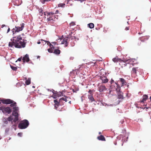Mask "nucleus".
<instances>
[{"label": "nucleus", "instance_id": "nucleus-49", "mask_svg": "<svg viewBox=\"0 0 151 151\" xmlns=\"http://www.w3.org/2000/svg\"><path fill=\"white\" fill-rule=\"evenodd\" d=\"M10 28H9L8 29L7 31V33H8L9 31H10Z\"/></svg>", "mask_w": 151, "mask_h": 151}, {"label": "nucleus", "instance_id": "nucleus-57", "mask_svg": "<svg viewBox=\"0 0 151 151\" xmlns=\"http://www.w3.org/2000/svg\"><path fill=\"white\" fill-rule=\"evenodd\" d=\"M40 58V56H37V58Z\"/></svg>", "mask_w": 151, "mask_h": 151}, {"label": "nucleus", "instance_id": "nucleus-7", "mask_svg": "<svg viewBox=\"0 0 151 151\" xmlns=\"http://www.w3.org/2000/svg\"><path fill=\"white\" fill-rule=\"evenodd\" d=\"M99 91L100 92H103L106 91L107 89L105 86L103 85H101L98 88Z\"/></svg>", "mask_w": 151, "mask_h": 151}, {"label": "nucleus", "instance_id": "nucleus-21", "mask_svg": "<svg viewBox=\"0 0 151 151\" xmlns=\"http://www.w3.org/2000/svg\"><path fill=\"white\" fill-rule=\"evenodd\" d=\"M120 81L122 82V85H126V83L125 81V80L123 78H120Z\"/></svg>", "mask_w": 151, "mask_h": 151}, {"label": "nucleus", "instance_id": "nucleus-38", "mask_svg": "<svg viewBox=\"0 0 151 151\" xmlns=\"http://www.w3.org/2000/svg\"><path fill=\"white\" fill-rule=\"evenodd\" d=\"M42 42L41 43L43 45H44L45 44H46V43H45V42H44V41H45V40H41Z\"/></svg>", "mask_w": 151, "mask_h": 151}, {"label": "nucleus", "instance_id": "nucleus-19", "mask_svg": "<svg viewBox=\"0 0 151 151\" xmlns=\"http://www.w3.org/2000/svg\"><path fill=\"white\" fill-rule=\"evenodd\" d=\"M68 97L65 96H64V97H62L59 99L60 101H61L62 100H63L65 101V102H66L67 101V99H68Z\"/></svg>", "mask_w": 151, "mask_h": 151}, {"label": "nucleus", "instance_id": "nucleus-4", "mask_svg": "<svg viewBox=\"0 0 151 151\" xmlns=\"http://www.w3.org/2000/svg\"><path fill=\"white\" fill-rule=\"evenodd\" d=\"M24 26V24L23 23L21 24L20 26H16L15 27V29L14 28L12 29L13 35H14L15 33H16L17 32H18L20 31H22L23 30Z\"/></svg>", "mask_w": 151, "mask_h": 151}, {"label": "nucleus", "instance_id": "nucleus-42", "mask_svg": "<svg viewBox=\"0 0 151 151\" xmlns=\"http://www.w3.org/2000/svg\"><path fill=\"white\" fill-rule=\"evenodd\" d=\"M53 16L52 15H49L48 17H50V19H52V17Z\"/></svg>", "mask_w": 151, "mask_h": 151}, {"label": "nucleus", "instance_id": "nucleus-27", "mask_svg": "<svg viewBox=\"0 0 151 151\" xmlns=\"http://www.w3.org/2000/svg\"><path fill=\"white\" fill-rule=\"evenodd\" d=\"M10 104H11L10 106L11 107H14V106H16V103L13 100V102H12V103H11Z\"/></svg>", "mask_w": 151, "mask_h": 151}, {"label": "nucleus", "instance_id": "nucleus-44", "mask_svg": "<svg viewBox=\"0 0 151 151\" xmlns=\"http://www.w3.org/2000/svg\"><path fill=\"white\" fill-rule=\"evenodd\" d=\"M125 30H129V28L128 27H126L125 28Z\"/></svg>", "mask_w": 151, "mask_h": 151}, {"label": "nucleus", "instance_id": "nucleus-3", "mask_svg": "<svg viewBox=\"0 0 151 151\" xmlns=\"http://www.w3.org/2000/svg\"><path fill=\"white\" fill-rule=\"evenodd\" d=\"M29 125L28 121L27 120L24 119L19 124L18 127L21 129H24L27 128Z\"/></svg>", "mask_w": 151, "mask_h": 151}, {"label": "nucleus", "instance_id": "nucleus-46", "mask_svg": "<svg viewBox=\"0 0 151 151\" xmlns=\"http://www.w3.org/2000/svg\"><path fill=\"white\" fill-rule=\"evenodd\" d=\"M83 96H82L81 97V101L82 102L83 101Z\"/></svg>", "mask_w": 151, "mask_h": 151}, {"label": "nucleus", "instance_id": "nucleus-18", "mask_svg": "<svg viewBox=\"0 0 151 151\" xmlns=\"http://www.w3.org/2000/svg\"><path fill=\"white\" fill-rule=\"evenodd\" d=\"M97 139L99 140H101V141L105 140V139L104 137L102 135H101L100 136H98L97 137Z\"/></svg>", "mask_w": 151, "mask_h": 151}, {"label": "nucleus", "instance_id": "nucleus-64", "mask_svg": "<svg viewBox=\"0 0 151 151\" xmlns=\"http://www.w3.org/2000/svg\"><path fill=\"white\" fill-rule=\"evenodd\" d=\"M73 92H75L74 91V90L73 89Z\"/></svg>", "mask_w": 151, "mask_h": 151}, {"label": "nucleus", "instance_id": "nucleus-33", "mask_svg": "<svg viewBox=\"0 0 151 151\" xmlns=\"http://www.w3.org/2000/svg\"><path fill=\"white\" fill-rule=\"evenodd\" d=\"M47 50L49 52L52 53L53 52V50L52 49H48Z\"/></svg>", "mask_w": 151, "mask_h": 151}, {"label": "nucleus", "instance_id": "nucleus-5", "mask_svg": "<svg viewBox=\"0 0 151 151\" xmlns=\"http://www.w3.org/2000/svg\"><path fill=\"white\" fill-rule=\"evenodd\" d=\"M110 90L109 91V93L115 90L116 91H118L120 90V87L117 83H115L114 85H111L110 86Z\"/></svg>", "mask_w": 151, "mask_h": 151}, {"label": "nucleus", "instance_id": "nucleus-50", "mask_svg": "<svg viewBox=\"0 0 151 151\" xmlns=\"http://www.w3.org/2000/svg\"><path fill=\"white\" fill-rule=\"evenodd\" d=\"M76 37H75V36H73V37H72V39H76Z\"/></svg>", "mask_w": 151, "mask_h": 151}, {"label": "nucleus", "instance_id": "nucleus-39", "mask_svg": "<svg viewBox=\"0 0 151 151\" xmlns=\"http://www.w3.org/2000/svg\"><path fill=\"white\" fill-rule=\"evenodd\" d=\"M70 25L73 26L75 25V23L74 22H72L70 23Z\"/></svg>", "mask_w": 151, "mask_h": 151}, {"label": "nucleus", "instance_id": "nucleus-20", "mask_svg": "<svg viewBox=\"0 0 151 151\" xmlns=\"http://www.w3.org/2000/svg\"><path fill=\"white\" fill-rule=\"evenodd\" d=\"M121 60L120 59L118 58L117 57L114 58L112 59V61L114 62H118Z\"/></svg>", "mask_w": 151, "mask_h": 151}, {"label": "nucleus", "instance_id": "nucleus-26", "mask_svg": "<svg viewBox=\"0 0 151 151\" xmlns=\"http://www.w3.org/2000/svg\"><path fill=\"white\" fill-rule=\"evenodd\" d=\"M55 14V12H47V17H48L49 15H51L53 16V14Z\"/></svg>", "mask_w": 151, "mask_h": 151}, {"label": "nucleus", "instance_id": "nucleus-28", "mask_svg": "<svg viewBox=\"0 0 151 151\" xmlns=\"http://www.w3.org/2000/svg\"><path fill=\"white\" fill-rule=\"evenodd\" d=\"M13 116H14L12 115V116H10L8 118V120L9 121H11L13 120L14 118Z\"/></svg>", "mask_w": 151, "mask_h": 151}, {"label": "nucleus", "instance_id": "nucleus-1", "mask_svg": "<svg viewBox=\"0 0 151 151\" xmlns=\"http://www.w3.org/2000/svg\"><path fill=\"white\" fill-rule=\"evenodd\" d=\"M11 42H9V46L14 48V46L15 48H21L25 47L26 42L23 39L20 35L14 37L11 39Z\"/></svg>", "mask_w": 151, "mask_h": 151}, {"label": "nucleus", "instance_id": "nucleus-22", "mask_svg": "<svg viewBox=\"0 0 151 151\" xmlns=\"http://www.w3.org/2000/svg\"><path fill=\"white\" fill-rule=\"evenodd\" d=\"M31 82V78H29L28 79H27L26 80L25 83L26 84L28 85H29Z\"/></svg>", "mask_w": 151, "mask_h": 151}, {"label": "nucleus", "instance_id": "nucleus-58", "mask_svg": "<svg viewBox=\"0 0 151 151\" xmlns=\"http://www.w3.org/2000/svg\"><path fill=\"white\" fill-rule=\"evenodd\" d=\"M32 87L33 88H35V86H32Z\"/></svg>", "mask_w": 151, "mask_h": 151}, {"label": "nucleus", "instance_id": "nucleus-35", "mask_svg": "<svg viewBox=\"0 0 151 151\" xmlns=\"http://www.w3.org/2000/svg\"><path fill=\"white\" fill-rule=\"evenodd\" d=\"M17 135L19 137H22V132L18 133L17 134Z\"/></svg>", "mask_w": 151, "mask_h": 151}, {"label": "nucleus", "instance_id": "nucleus-41", "mask_svg": "<svg viewBox=\"0 0 151 151\" xmlns=\"http://www.w3.org/2000/svg\"><path fill=\"white\" fill-rule=\"evenodd\" d=\"M114 81L112 79L110 81V83L111 84L112 83H113L114 82Z\"/></svg>", "mask_w": 151, "mask_h": 151}, {"label": "nucleus", "instance_id": "nucleus-45", "mask_svg": "<svg viewBox=\"0 0 151 151\" xmlns=\"http://www.w3.org/2000/svg\"><path fill=\"white\" fill-rule=\"evenodd\" d=\"M86 0H80L79 1L81 3L83 2L84 1H85Z\"/></svg>", "mask_w": 151, "mask_h": 151}, {"label": "nucleus", "instance_id": "nucleus-23", "mask_svg": "<svg viewBox=\"0 0 151 151\" xmlns=\"http://www.w3.org/2000/svg\"><path fill=\"white\" fill-rule=\"evenodd\" d=\"M138 68H133L132 69V72L134 74H136L137 73V69Z\"/></svg>", "mask_w": 151, "mask_h": 151}, {"label": "nucleus", "instance_id": "nucleus-31", "mask_svg": "<svg viewBox=\"0 0 151 151\" xmlns=\"http://www.w3.org/2000/svg\"><path fill=\"white\" fill-rule=\"evenodd\" d=\"M9 128H7L5 130V134H8V132L9 131Z\"/></svg>", "mask_w": 151, "mask_h": 151}, {"label": "nucleus", "instance_id": "nucleus-47", "mask_svg": "<svg viewBox=\"0 0 151 151\" xmlns=\"http://www.w3.org/2000/svg\"><path fill=\"white\" fill-rule=\"evenodd\" d=\"M41 43V42L40 41H39L38 42H37V43L38 44H40Z\"/></svg>", "mask_w": 151, "mask_h": 151}, {"label": "nucleus", "instance_id": "nucleus-48", "mask_svg": "<svg viewBox=\"0 0 151 151\" xmlns=\"http://www.w3.org/2000/svg\"><path fill=\"white\" fill-rule=\"evenodd\" d=\"M10 47V48L9 49L11 50H12L14 48H14H12L11 47Z\"/></svg>", "mask_w": 151, "mask_h": 151}, {"label": "nucleus", "instance_id": "nucleus-11", "mask_svg": "<svg viewBox=\"0 0 151 151\" xmlns=\"http://www.w3.org/2000/svg\"><path fill=\"white\" fill-rule=\"evenodd\" d=\"M100 79L102 81V83H106L108 81V79L105 76H101L100 77Z\"/></svg>", "mask_w": 151, "mask_h": 151}, {"label": "nucleus", "instance_id": "nucleus-9", "mask_svg": "<svg viewBox=\"0 0 151 151\" xmlns=\"http://www.w3.org/2000/svg\"><path fill=\"white\" fill-rule=\"evenodd\" d=\"M118 98L119 99H123L124 97L123 96V93L120 90L116 91Z\"/></svg>", "mask_w": 151, "mask_h": 151}, {"label": "nucleus", "instance_id": "nucleus-60", "mask_svg": "<svg viewBox=\"0 0 151 151\" xmlns=\"http://www.w3.org/2000/svg\"><path fill=\"white\" fill-rule=\"evenodd\" d=\"M1 139V136H0V139Z\"/></svg>", "mask_w": 151, "mask_h": 151}, {"label": "nucleus", "instance_id": "nucleus-61", "mask_svg": "<svg viewBox=\"0 0 151 151\" xmlns=\"http://www.w3.org/2000/svg\"><path fill=\"white\" fill-rule=\"evenodd\" d=\"M150 101H151V96L150 97Z\"/></svg>", "mask_w": 151, "mask_h": 151}, {"label": "nucleus", "instance_id": "nucleus-12", "mask_svg": "<svg viewBox=\"0 0 151 151\" xmlns=\"http://www.w3.org/2000/svg\"><path fill=\"white\" fill-rule=\"evenodd\" d=\"M60 102L59 100V101H58L56 99L54 100V102L55 103L54 107L56 110H58V107L59 106Z\"/></svg>", "mask_w": 151, "mask_h": 151}, {"label": "nucleus", "instance_id": "nucleus-10", "mask_svg": "<svg viewBox=\"0 0 151 151\" xmlns=\"http://www.w3.org/2000/svg\"><path fill=\"white\" fill-rule=\"evenodd\" d=\"M135 60V59H130L129 58L128 59H125L124 58H123V59L122 60V61L124 62L128 63L131 62H134Z\"/></svg>", "mask_w": 151, "mask_h": 151}, {"label": "nucleus", "instance_id": "nucleus-32", "mask_svg": "<svg viewBox=\"0 0 151 151\" xmlns=\"http://www.w3.org/2000/svg\"><path fill=\"white\" fill-rule=\"evenodd\" d=\"M16 125L14 124L12 126V129H14L15 130H16Z\"/></svg>", "mask_w": 151, "mask_h": 151}, {"label": "nucleus", "instance_id": "nucleus-56", "mask_svg": "<svg viewBox=\"0 0 151 151\" xmlns=\"http://www.w3.org/2000/svg\"><path fill=\"white\" fill-rule=\"evenodd\" d=\"M68 103L69 104H71V101H69Z\"/></svg>", "mask_w": 151, "mask_h": 151}, {"label": "nucleus", "instance_id": "nucleus-34", "mask_svg": "<svg viewBox=\"0 0 151 151\" xmlns=\"http://www.w3.org/2000/svg\"><path fill=\"white\" fill-rule=\"evenodd\" d=\"M65 4H58V6L59 7H63L64 5H65Z\"/></svg>", "mask_w": 151, "mask_h": 151}, {"label": "nucleus", "instance_id": "nucleus-54", "mask_svg": "<svg viewBox=\"0 0 151 151\" xmlns=\"http://www.w3.org/2000/svg\"><path fill=\"white\" fill-rule=\"evenodd\" d=\"M46 13H47V12H44V14L45 15H46Z\"/></svg>", "mask_w": 151, "mask_h": 151}, {"label": "nucleus", "instance_id": "nucleus-13", "mask_svg": "<svg viewBox=\"0 0 151 151\" xmlns=\"http://www.w3.org/2000/svg\"><path fill=\"white\" fill-rule=\"evenodd\" d=\"M22 60L24 62H28L29 61L28 55L27 54L25 55V56L23 57Z\"/></svg>", "mask_w": 151, "mask_h": 151}, {"label": "nucleus", "instance_id": "nucleus-43", "mask_svg": "<svg viewBox=\"0 0 151 151\" xmlns=\"http://www.w3.org/2000/svg\"><path fill=\"white\" fill-rule=\"evenodd\" d=\"M58 12L59 11L58 10H56V11L55 12V14H57L58 13Z\"/></svg>", "mask_w": 151, "mask_h": 151}, {"label": "nucleus", "instance_id": "nucleus-36", "mask_svg": "<svg viewBox=\"0 0 151 151\" xmlns=\"http://www.w3.org/2000/svg\"><path fill=\"white\" fill-rule=\"evenodd\" d=\"M52 20H53L52 19H50V18L49 17H48L47 18V20L48 21H50Z\"/></svg>", "mask_w": 151, "mask_h": 151}, {"label": "nucleus", "instance_id": "nucleus-29", "mask_svg": "<svg viewBox=\"0 0 151 151\" xmlns=\"http://www.w3.org/2000/svg\"><path fill=\"white\" fill-rule=\"evenodd\" d=\"M10 66L11 68L13 70L16 71L17 69V67H14L11 65H10Z\"/></svg>", "mask_w": 151, "mask_h": 151}, {"label": "nucleus", "instance_id": "nucleus-25", "mask_svg": "<svg viewBox=\"0 0 151 151\" xmlns=\"http://www.w3.org/2000/svg\"><path fill=\"white\" fill-rule=\"evenodd\" d=\"M60 50L56 49L54 50L53 53L56 54H60Z\"/></svg>", "mask_w": 151, "mask_h": 151}, {"label": "nucleus", "instance_id": "nucleus-51", "mask_svg": "<svg viewBox=\"0 0 151 151\" xmlns=\"http://www.w3.org/2000/svg\"><path fill=\"white\" fill-rule=\"evenodd\" d=\"M5 25L4 24H3L2 25V26H1V28H3V27H4L5 26Z\"/></svg>", "mask_w": 151, "mask_h": 151}, {"label": "nucleus", "instance_id": "nucleus-6", "mask_svg": "<svg viewBox=\"0 0 151 151\" xmlns=\"http://www.w3.org/2000/svg\"><path fill=\"white\" fill-rule=\"evenodd\" d=\"M3 103L6 104H9L13 102V100L9 99H5L2 100Z\"/></svg>", "mask_w": 151, "mask_h": 151}, {"label": "nucleus", "instance_id": "nucleus-17", "mask_svg": "<svg viewBox=\"0 0 151 151\" xmlns=\"http://www.w3.org/2000/svg\"><path fill=\"white\" fill-rule=\"evenodd\" d=\"M88 98L91 101V102H92L93 101H94V99L93 96L91 95H89L88 96Z\"/></svg>", "mask_w": 151, "mask_h": 151}, {"label": "nucleus", "instance_id": "nucleus-62", "mask_svg": "<svg viewBox=\"0 0 151 151\" xmlns=\"http://www.w3.org/2000/svg\"><path fill=\"white\" fill-rule=\"evenodd\" d=\"M52 92L54 94H55V93H54L53 91H52Z\"/></svg>", "mask_w": 151, "mask_h": 151}, {"label": "nucleus", "instance_id": "nucleus-14", "mask_svg": "<svg viewBox=\"0 0 151 151\" xmlns=\"http://www.w3.org/2000/svg\"><path fill=\"white\" fill-rule=\"evenodd\" d=\"M67 39H64L63 40L61 41V44H65V47H67L68 45V41Z\"/></svg>", "mask_w": 151, "mask_h": 151}, {"label": "nucleus", "instance_id": "nucleus-37", "mask_svg": "<svg viewBox=\"0 0 151 151\" xmlns=\"http://www.w3.org/2000/svg\"><path fill=\"white\" fill-rule=\"evenodd\" d=\"M22 58L21 57L18 58V60L16 61V62H17V61H21V60H22Z\"/></svg>", "mask_w": 151, "mask_h": 151}, {"label": "nucleus", "instance_id": "nucleus-52", "mask_svg": "<svg viewBox=\"0 0 151 151\" xmlns=\"http://www.w3.org/2000/svg\"><path fill=\"white\" fill-rule=\"evenodd\" d=\"M139 39H140V40H141V41H142V42H144V40H141V38H139Z\"/></svg>", "mask_w": 151, "mask_h": 151}, {"label": "nucleus", "instance_id": "nucleus-55", "mask_svg": "<svg viewBox=\"0 0 151 151\" xmlns=\"http://www.w3.org/2000/svg\"><path fill=\"white\" fill-rule=\"evenodd\" d=\"M127 139H126V140H124V142H127Z\"/></svg>", "mask_w": 151, "mask_h": 151}, {"label": "nucleus", "instance_id": "nucleus-40", "mask_svg": "<svg viewBox=\"0 0 151 151\" xmlns=\"http://www.w3.org/2000/svg\"><path fill=\"white\" fill-rule=\"evenodd\" d=\"M51 97H52L54 99H55L56 98V96L55 95L54 96H51Z\"/></svg>", "mask_w": 151, "mask_h": 151}, {"label": "nucleus", "instance_id": "nucleus-8", "mask_svg": "<svg viewBox=\"0 0 151 151\" xmlns=\"http://www.w3.org/2000/svg\"><path fill=\"white\" fill-rule=\"evenodd\" d=\"M2 111L3 112H4V111H5L6 113H7L9 114L11 112L12 109L9 107H7L3 108L2 109Z\"/></svg>", "mask_w": 151, "mask_h": 151}, {"label": "nucleus", "instance_id": "nucleus-15", "mask_svg": "<svg viewBox=\"0 0 151 151\" xmlns=\"http://www.w3.org/2000/svg\"><path fill=\"white\" fill-rule=\"evenodd\" d=\"M148 98V96L147 95H144L143 96V99L141 101V102H144Z\"/></svg>", "mask_w": 151, "mask_h": 151}, {"label": "nucleus", "instance_id": "nucleus-2", "mask_svg": "<svg viewBox=\"0 0 151 151\" xmlns=\"http://www.w3.org/2000/svg\"><path fill=\"white\" fill-rule=\"evenodd\" d=\"M13 111L12 112V115L15 117L13 120V121L16 122L18 119L19 114L18 111L19 110L18 107L15 106L13 107Z\"/></svg>", "mask_w": 151, "mask_h": 151}, {"label": "nucleus", "instance_id": "nucleus-63", "mask_svg": "<svg viewBox=\"0 0 151 151\" xmlns=\"http://www.w3.org/2000/svg\"><path fill=\"white\" fill-rule=\"evenodd\" d=\"M53 43H56V42H53Z\"/></svg>", "mask_w": 151, "mask_h": 151}, {"label": "nucleus", "instance_id": "nucleus-16", "mask_svg": "<svg viewBox=\"0 0 151 151\" xmlns=\"http://www.w3.org/2000/svg\"><path fill=\"white\" fill-rule=\"evenodd\" d=\"M44 41L45 42V43H47V45H49L51 49H52V48H53V49H54V47H53V45H52L48 41Z\"/></svg>", "mask_w": 151, "mask_h": 151}, {"label": "nucleus", "instance_id": "nucleus-59", "mask_svg": "<svg viewBox=\"0 0 151 151\" xmlns=\"http://www.w3.org/2000/svg\"><path fill=\"white\" fill-rule=\"evenodd\" d=\"M114 144H115V145H116V143H114Z\"/></svg>", "mask_w": 151, "mask_h": 151}, {"label": "nucleus", "instance_id": "nucleus-30", "mask_svg": "<svg viewBox=\"0 0 151 151\" xmlns=\"http://www.w3.org/2000/svg\"><path fill=\"white\" fill-rule=\"evenodd\" d=\"M39 12L40 13V14L41 16H42L43 14L42 13V9H40L39 10Z\"/></svg>", "mask_w": 151, "mask_h": 151}, {"label": "nucleus", "instance_id": "nucleus-53", "mask_svg": "<svg viewBox=\"0 0 151 151\" xmlns=\"http://www.w3.org/2000/svg\"><path fill=\"white\" fill-rule=\"evenodd\" d=\"M47 90L48 91H51V90H50L49 89H47Z\"/></svg>", "mask_w": 151, "mask_h": 151}, {"label": "nucleus", "instance_id": "nucleus-24", "mask_svg": "<svg viewBox=\"0 0 151 151\" xmlns=\"http://www.w3.org/2000/svg\"><path fill=\"white\" fill-rule=\"evenodd\" d=\"M88 27L90 29H92L94 28V25L93 23H90L88 24Z\"/></svg>", "mask_w": 151, "mask_h": 151}]
</instances>
